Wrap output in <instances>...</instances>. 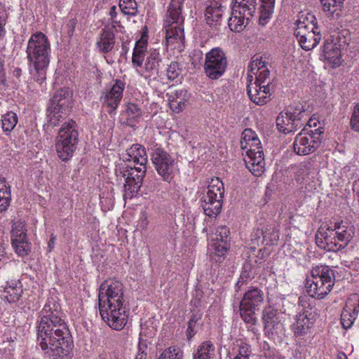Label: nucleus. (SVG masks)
<instances>
[{"label": "nucleus", "mask_w": 359, "mask_h": 359, "mask_svg": "<svg viewBox=\"0 0 359 359\" xmlns=\"http://www.w3.org/2000/svg\"><path fill=\"white\" fill-rule=\"evenodd\" d=\"M37 342L49 359H69L73 341L60 304L48 299L37 322Z\"/></svg>", "instance_id": "nucleus-1"}, {"label": "nucleus", "mask_w": 359, "mask_h": 359, "mask_svg": "<svg viewBox=\"0 0 359 359\" xmlns=\"http://www.w3.org/2000/svg\"><path fill=\"white\" fill-rule=\"evenodd\" d=\"M98 302L103 320L114 330H122L128 319V311L124 306L123 284L113 279L103 282L100 287Z\"/></svg>", "instance_id": "nucleus-2"}, {"label": "nucleus", "mask_w": 359, "mask_h": 359, "mask_svg": "<svg viewBox=\"0 0 359 359\" xmlns=\"http://www.w3.org/2000/svg\"><path fill=\"white\" fill-rule=\"evenodd\" d=\"M50 44L42 32L31 36L27 46V58L31 76L39 83L46 79V72L50 62Z\"/></svg>", "instance_id": "nucleus-3"}, {"label": "nucleus", "mask_w": 359, "mask_h": 359, "mask_svg": "<svg viewBox=\"0 0 359 359\" xmlns=\"http://www.w3.org/2000/svg\"><path fill=\"white\" fill-rule=\"evenodd\" d=\"M354 234L352 225L345 221L333 219L327 224L325 231L321 227L316 234V243L327 251L337 252L344 249Z\"/></svg>", "instance_id": "nucleus-4"}, {"label": "nucleus", "mask_w": 359, "mask_h": 359, "mask_svg": "<svg viewBox=\"0 0 359 359\" xmlns=\"http://www.w3.org/2000/svg\"><path fill=\"white\" fill-rule=\"evenodd\" d=\"M79 142L78 126L68 118L60 127L56 138L55 149L60 159L68 161L73 156Z\"/></svg>", "instance_id": "nucleus-5"}, {"label": "nucleus", "mask_w": 359, "mask_h": 359, "mask_svg": "<svg viewBox=\"0 0 359 359\" xmlns=\"http://www.w3.org/2000/svg\"><path fill=\"white\" fill-rule=\"evenodd\" d=\"M314 15L309 14L296 22L294 35L300 46L305 50L314 48L321 40L319 27L316 25Z\"/></svg>", "instance_id": "nucleus-6"}, {"label": "nucleus", "mask_w": 359, "mask_h": 359, "mask_svg": "<svg viewBox=\"0 0 359 359\" xmlns=\"http://www.w3.org/2000/svg\"><path fill=\"white\" fill-rule=\"evenodd\" d=\"M71 95L67 89H61L55 93L47 109V123L44 127L48 129L62 125L66 120L67 112L70 107Z\"/></svg>", "instance_id": "nucleus-7"}, {"label": "nucleus", "mask_w": 359, "mask_h": 359, "mask_svg": "<svg viewBox=\"0 0 359 359\" xmlns=\"http://www.w3.org/2000/svg\"><path fill=\"white\" fill-rule=\"evenodd\" d=\"M224 194V187L219 177L212 178L207 191L200 200L201 207L206 216L215 218L221 212Z\"/></svg>", "instance_id": "nucleus-8"}, {"label": "nucleus", "mask_w": 359, "mask_h": 359, "mask_svg": "<svg viewBox=\"0 0 359 359\" xmlns=\"http://www.w3.org/2000/svg\"><path fill=\"white\" fill-rule=\"evenodd\" d=\"M151 160L163 180L170 182L174 177L175 161L162 147L155 144L151 147Z\"/></svg>", "instance_id": "nucleus-9"}, {"label": "nucleus", "mask_w": 359, "mask_h": 359, "mask_svg": "<svg viewBox=\"0 0 359 359\" xmlns=\"http://www.w3.org/2000/svg\"><path fill=\"white\" fill-rule=\"evenodd\" d=\"M226 66V55L220 48H214L205 54L204 71L210 79H217L222 76Z\"/></svg>", "instance_id": "nucleus-10"}, {"label": "nucleus", "mask_w": 359, "mask_h": 359, "mask_svg": "<svg viewBox=\"0 0 359 359\" xmlns=\"http://www.w3.org/2000/svg\"><path fill=\"white\" fill-rule=\"evenodd\" d=\"M321 133L319 128L299 133L293 143L294 152L303 156L314 152L320 145Z\"/></svg>", "instance_id": "nucleus-11"}, {"label": "nucleus", "mask_w": 359, "mask_h": 359, "mask_svg": "<svg viewBox=\"0 0 359 359\" xmlns=\"http://www.w3.org/2000/svg\"><path fill=\"white\" fill-rule=\"evenodd\" d=\"M244 150L246 151L244 161L247 168L256 177L262 175L264 171L265 162L261 142L256 144L253 141L248 144V149Z\"/></svg>", "instance_id": "nucleus-12"}, {"label": "nucleus", "mask_w": 359, "mask_h": 359, "mask_svg": "<svg viewBox=\"0 0 359 359\" xmlns=\"http://www.w3.org/2000/svg\"><path fill=\"white\" fill-rule=\"evenodd\" d=\"M262 318L266 333L271 335L284 334L283 314L274 306H266L262 311Z\"/></svg>", "instance_id": "nucleus-13"}, {"label": "nucleus", "mask_w": 359, "mask_h": 359, "mask_svg": "<svg viewBox=\"0 0 359 359\" xmlns=\"http://www.w3.org/2000/svg\"><path fill=\"white\" fill-rule=\"evenodd\" d=\"M147 172V166H139L127 168L123 173L126 178L124 184V198H131L140 189L142 179Z\"/></svg>", "instance_id": "nucleus-14"}, {"label": "nucleus", "mask_w": 359, "mask_h": 359, "mask_svg": "<svg viewBox=\"0 0 359 359\" xmlns=\"http://www.w3.org/2000/svg\"><path fill=\"white\" fill-rule=\"evenodd\" d=\"M125 88L126 83L121 79H116L111 87L106 88L103 91L100 100L110 109L109 113L118 107L123 97Z\"/></svg>", "instance_id": "nucleus-15"}, {"label": "nucleus", "mask_w": 359, "mask_h": 359, "mask_svg": "<svg viewBox=\"0 0 359 359\" xmlns=\"http://www.w3.org/2000/svg\"><path fill=\"white\" fill-rule=\"evenodd\" d=\"M314 320V315H312L309 310L304 309L295 316L291 329L297 337L306 335L309 332Z\"/></svg>", "instance_id": "nucleus-16"}, {"label": "nucleus", "mask_w": 359, "mask_h": 359, "mask_svg": "<svg viewBox=\"0 0 359 359\" xmlns=\"http://www.w3.org/2000/svg\"><path fill=\"white\" fill-rule=\"evenodd\" d=\"M334 283L322 281L307 278L305 280V288L308 294L313 298L323 299L332 290Z\"/></svg>", "instance_id": "nucleus-17"}, {"label": "nucleus", "mask_w": 359, "mask_h": 359, "mask_svg": "<svg viewBox=\"0 0 359 359\" xmlns=\"http://www.w3.org/2000/svg\"><path fill=\"white\" fill-rule=\"evenodd\" d=\"M271 87L250 84L247 86V93L251 101L257 105H264L269 100L271 95Z\"/></svg>", "instance_id": "nucleus-18"}, {"label": "nucleus", "mask_w": 359, "mask_h": 359, "mask_svg": "<svg viewBox=\"0 0 359 359\" xmlns=\"http://www.w3.org/2000/svg\"><path fill=\"white\" fill-rule=\"evenodd\" d=\"M302 126L300 119L292 118L285 110L281 111L276 118L277 129L284 134L294 133Z\"/></svg>", "instance_id": "nucleus-19"}, {"label": "nucleus", "mask_w": 359, "mask_h": 359, "mask_svg": "<svg viewBox=\"0 0 359 359\" xmlns=\"http://www.w3.org/2000/svg\"><path fill=\"white\" fill-rule=\"evenodd\" d=\"M184 0H171L167 10L165 26L184 25V17L182 13Z\"/></svg>", "instance_id": "nucleus-20"}, {"label": "nucleus", "mask_w": 359, "mask_h": 359, "mask_svg": "<svg viewBox=\"0 0 359 359\" xmlns=\"http://www.w3.org/2000/svg\"><path fill=\"white\" fill-rule=\"evenodd\" d=\"M223 11V6L219 1H210L205 9L206 23L210 27L217 29V27L221 25Z\"/></svg>", "instance_id": "nucleus-21"}, {"label": "nucleus", "mask_w": 359, "mask_h": 359, "mask_svg": "<svg viewBox=\"0 0 359 359\" xmlns=\"http://www.w3.org/2000/svg\"><path fill=\"white\" fill-rule=\"evenodd\" d=\"M112 26L104 27L97 39L96 47L101 53L111 51L115 45V33L112 32Z\"/></svg>", "instance_id": "nucleus-22"}, {"label": "nucleus", "mask_w": 359, "mask_h": 359, "mask_svg": "<svg viewBox=\"0 0 359 359\" xmlns=\"http://www.w3.org/2000/svg\"><path fill=\"white\" fill-rule=\"evenodd\" d=\"M264 299V292L257 287H250L243 294L240 306L258 309Z\"/></svg>", "instance_id": "nucleus-23"}, {"label": "nucleus", "mask_w": 359, "mask_h": 359, "mask_svg": "<svg viewBox=\"0 0 359 359\" xmlns=\"http://www.w3.org/2000/svg\"><path fill=\"white\" fill-rule=\"evenodd\" d=\"M166 29V45L172 46L173 48L181 49L184 46V25L165 26Z\"/></svg>", "instance_id": "nucleus-24"}, {"label": "nucleus", "mask_w": 359, "mask_h": 359, "mask_svg": "<svg viewBox=\"0 0 359 359\" xmlns=\"http://www.w3.org/2000/svg\"><path fill=\"white\" fill-rule=\"evenodd\" d=\"M161 62V58L159 52L156 49L151 50L144 64V71L140 74L145 79L157 75Z\"/></svg>", "instance_id": "nucleus-25"}, {"label": "nucleus", "mask_w": 359, "mask_h": 359, "mask_svg": "<svg viewBox=\"0 0 359 359\" xmlns=\"http://www.w3.org/2000/svg\"><path fill=\"white\" fill-rule=\"evenodd\" d=\"M170 107L175 113L182 111L187 107L189 96L186 90H178L167 93Z\"/></svg>", "instance_id": "nucleus-26"}, {"label": "nucleus", "mask_w": 359, "mask_h": 359, "mask_svg": "<svg viewBox=\"0 0 359 359\" xmlns=\"http://www.w3.org/2000/svg\"><path fill=\"white\" fill-rule=\"evenodd\" d=\"M126 152V161L133 162L135 165L140 166H147L148 158L143 146L139 144H133L127 149Z\"/></svg>", "instance_id": "nucleus-27"}, {"label": "nucleus", "mask_w": 359, "mask_h": 359, "mask_svg": "<svg viewBox=\"0 0 359 359\" xmlns=\"http://www.w3.org/2000/svg\"><path fill=\"white\" fill-rule=\"evenodd\" d=\"M311 279L335 283L334 271L326 265H318L311 271Z\"/></svg>", "instance_id": "nucleus-28"}, {"label": "nucleus", "mask_w": 359, "mask_h": 359, "mask_svg": "<svg viewBox=\"0 0 359 359\" xmlns=\"http://www.w3.org/2000/svg\"><path fill=\"white\" fill-rule=\"evenodd\" d=\"M231 11L235 13L245 14L247 16H254L257 9V0H233Z\"/></svg>", "instance_id": "nucleus-29"}, {"label": "nucleus", "mask_w": 359, "mask_h": 359, "mask_svg": "<svg viewBox=\"0 0 359 359\" xmlns=\"http://www.w3.org/2000/svg\"><path fill=\"white\" fill-rule=\"evenodd\" d=\"M323 51L325 59L332 63L334 66L339 67L341 64L340 49L336 43L325 41Z\"/></svg>", "instance_id": "nucleus-30"}, {"label": "nucleus", "mask_w": 359, "mask_h": 359, "mask_svg": "<svg viewBox=\"0 0 359 359\" xmlns=\"http://www.w3.org/2000/svg\"><path fill=\"white\" fill-rule=\"evenodd\" d=\"M147 50V40L143 36L136 43L133 49L132 63L135 67H141Z\"/></svg>", "instance_id": "nucleus-31"}, {"label": "nucleus", "mask_w": 359, "mask_h": 359, "mask_svg": "<svg viewBox=\"0 0 359 359\" xmlns=\"http://www.w3.org/2000/svg\"><path fill=\"white\" fill-rule=\"evenodd\" d=\"M252 16H247L245 14L235 13L231 11V16L229 18L228 25L230 29L234 32H241L248 25Z\"/></svg>", "instance_id": "nucleus-32"}, {"label": "nucleus", "mask_w": 359, "mask_h": 359, "mask_svg": "<svg viewBox=\"0 0 359 359\" xmlns=\"http://www.w3.org/2000/svg\"><path fill=\"white\" fill-rule=\"evenodd\" d=\"M216 348L210 341H205L198 346L194 353L193 359H215Z\"/></svg>", "instance_id": "nucleus-33"}, {"label": "nucleus", "mask_w": 359, "mask_h": 359, "mask_svg": "<svg viewBox=\"0 0 359 359\" xmlns=\"http://www.w3.org/2000/svg\"><path fill=\"white\" fill-rule=\"evenodd\" d=\"M285 111L292 118H299L300 123H302V126H304L309 120V112L302 103H294V104L288 107L285 109Z\"/></svg>", "instance_id": "nucleus-34"}, {"label": "nucleus", "mask_w": 359, "mask_h": 359, "mask_svg": "<svg viewBox=\"0 0 359 359\" xmlns=\"http://www.w3.org/2000/svg\"><path fill=\"white\" fill-rule=\"evenodd\" d=\"M260 2L259 22L264 25L272 16L275 0H260Z\"/></svg>", "instance_id": "nucleus-35"}, {"label": "nucleus", "mask_w": 359, "mask_h": 359, "mask_svg": "<svg viewBox=\"0 0 359 359\" xmlns=\"http://www.w3.org/2000/svg\"><path fill=\"white\" fill-rule=\"evenodd\" d=\"M11 189L6 180L0 177V213L7 210L11 202Z\"/></svg>", "instance_id": "nucleus-36"}, {"label": "nucleus", "mask_w": 359, "mask_h": 359, "mask_svg": "<svg viewBox=\"0 0 359 359\" xmlns=\"http://www.w3.org/2000/svg\"><path fill=\"white\" fill-rule=\"evenodd\" d=\"M279 240V231L273 226H267L263 229V238L262 243L265 245H275Z\"/></svg>", "instance_id": "nucleus-37"}, {"label": "nucleus", "mask_w": 359, "mask_h": 359, "mask_svg": "<svg viewBox=\"0 0 359 359\" xmlns=\"http://www.w3.org/2000/svg\"><path fill=\"white\" fill-rule=\"evenodd\" d=\"M22 293V290L21 288V285L18 286L17 284H15V286L9 285L5 288L1 294V299L9 303H15L20 299Z\"/></svg>", "instance_id": "nucleus-38"}, {"label": "nucleus", "mask_w": 359, "mask_h": 359, "mask_svg": "<svg viewBox=\"0 0 359 359\" xmlns=\"http://www.w3.org/2000/svg\"><path fill=\"white\" fill-rule=\"evenodd\" d=\"M18 116L13 111H8L1 116V128L4 133H11L18 123Z\"/></svg>", "instance_id": "nucleus-39"}, {"label": "nucleus", "mask_w": 359, "mask_h": 359, "mask_svg": "<svg viewBox=\"0 0 359 359\" xmlns=\"http://www.w3.org/2000/svg\"><path fill=\"white\" fill-rule=\"evenodd\" d=\"M214 251L210 254V259L216 263H221L224 259V256L230 248L229 243L224 244L215 243L212 244Z\"/></svg>", "instance_id": "nucleus-40"}, {"label": "nucleus", "mask_w": 359, "mask_h": 359, "mask_svg": "<svg viewBox=\"0 0 359 359\" xmlns=\"http://www.w3.org/2000/svg\"><path fill=\"white\" fill-rule=\"evenodd\" d=\"M201 325V314L198 313H193L188 322L187 330V337L189 340L197 333Z\"/></svg>", "instance_id": "nucleus-41"}, {"label": "nucleus", "mask_w": 359, "mask_h": 359, "mask_svg": "<svg viewBox=\"0 0 359 359\" xmlns=\"http://www.w3.org/2000/svg\"><path fill=\"white\" fill-rule=\"evenodd\" d=\"M13 247L15 252L20 257H25L28 255L31 250V243L28 242L27 238H15L11 240Z\"/></svg>", "instance_id": "nucleus-42"}, {"label": "nucleus", "mask_w": 359, "mask_h": 359, "mask_svg": "<svg viewBox=\"0 0 359 359\" xmlns=\"http://www.w3.org/2000/svg\"><path fill=\"white\" fill-rule=\"evenodd\" d=\"M229 234L230 231L226 226H219L216 229L215 233L209 237V239L218 243L224 244L225 242L229 243Z\"/></svg>", "instance_id": "nucleus-43"}, {"label": "nucleus", "mask_w": 359, "mask_h": 359, "mask_svg": "<svg viewBox=\"0 0 359 359\" xmlns=\"http://www.w3.org/2000/svg\"><path fill=\"white\" fill-rule=\"evenodd\" d=\"M344 309L341 315V323L344 329H348L351 327L353 323V321L355 320L358 310L355 307L352 312H351V309Z\"/></svg>", "instance_id": "nucleus-44"}, {"label": "nucleus", "mask_w": 359, "mask_h": 359, "mask_svg": "<svg viewBox=\"0 0 359 359\" xmlns=\"http://www.w3.org/2000/svg\"><path fill=\"white\" fill-rule=\"evenodd\" d=\"M142 115L140 108L135 104L130 103L127 105L126 109L123 114L126 116L128 124H133L135 120Z\"/></svg>", "instance_id": "nucleus-45"}, {"label": "nucleus", "mask_w": 359, "mask_h": 359, "mask_svg": "<svg viewBox=\"0 0 359 359\" xmlns=\"http://www.w3.org/2000/svg\"><path fill=\"white\" fill-rule=\"evenodd\" d=\"M259 144V139L251 128H245L242 133L241 147L242 149H248V144L253 142Z\"/></svg>", "instance_id": "nucleus-46"}, {"label": "nucleus", "mask_w": 359, "mask_h": 359, "mask_svg": "<svg viewBox=\"0 0 359 359\" xmlns=\"http://www.w3.org/2000/svg\"><path fill=\"white\" fill-rule=\"evenodd\" d=\"M119 7L125 15L135 16L137 13V4L135 0H120Z\"/></svg>", "instance_id": "nucleus-47"}, {"label": "nucleus", "mask_w": 359, "mask_h": 359, "mask_svg": "<svg viewBox=\"0 0 359 359\" xmlns=\"http://www.w3.org/2000/svg\"><path fill=\"white\" fill-rule=\"evenodd\" d=\"M26 238L27 237V229L25 228V224L22 221H15L12 225L11 229V240L15 238Z\"/></svg>", "instance_id": "nucleus-48"}, {"label": "nucleus", "mask_w": 359, "mask_h": 359, "mask_svg": "<svg viewBox=\"0 0 359 359\" xmlns=\"http://www.w3.org/2000/svg\"><path fill=\"white\" fill-rule=\"evenodd\" d=\"M254 75L256 76V80L254 83H252L253 86H271V79H270V71L269 69H263L262 71L258 72L253 73ZM251 78H252V74L249 75Z\"/></svg>", "instance_id": "nucleus-49"}, {"label": "nucleus", "mask_w": 359, "mask_h": 359, "mask_svg": "<svg viewBox=\"0 0 359 359\" xmlns=\"http://www.w3.org/2000/svg\"><path fill=\"white\" fill-rule=\"evenodd\" d=\"M256 309L252 308H246L245 306H240L241 317L242 320L247 324L251 325H256L257 323V318L255 315Z\"/></svg>", "instance_id": "nucleus-50"}, {"label": "nucleus", "mask_w": 359, "mask_h": 359, "mask_svg": "<svg viewBox=\"0 0 359 359\" xmlns=\"http://www.w3.org/2000/svg\"><path fill=\"white\" fill-rule=\"evenodd\" d=\"M344 1V0H320L323 11L330 15L339 9Z\"/></svg>", "instance_id": "nucleus-51"}, {"label": "nucleus", "mask_w": 359, "mask_h": 359, "mask_svg": "<svg viewBox=\"0 0 359 359\" xmlns=\"http://www.w3.org/2000/svg\"><path fill=\"white\" fill-rule=\"evenodd\" d=\"M252 353L251 346L241 341L238 344V350L233 359H250Z\"/></svg>", "instance_id": "nucleus-52"}, {"label": "nucleus", "mask_w": 359, "mask_h": 359, "mask_svg": "<svg viewBox=\"0 0 359 359\" xmlns=\"http://www.w3.org/2000/svg\"><path fill=\"white\" fill-rule=\"evenodd\" d=\"M266 65L267 62L265 60H263L262 57L255 56L252 58V60L249 64L248 71L252 74L255 72L262 71L263 69H268Z\"/></svg>", "instance_id": "nucleus-53"}, {"label": "nucleus", "mask_w": 359, "mask_h": 359, "mask_svg": "<svg viewBox=\"0 0 359 359\" xmlns=\"http://www.w3.org/2000/svg\"><path fill=\"white\" fill-rule=\"evenodd\" d=\"M183 353L176 346L165 349L158 359H182Z\"/></svg>", "instance_id": "nucleus-54"}, {"label": "nucleus", "mask_w": 359, "mask_h": 359, "mask_svg": "<svg viewBox=\"0 0 359 359\" xmlns=\"http://www.w3.org/2000/svg\"><path fill=\"white\" fill-rule=\"evenodd\" d=\"M182 73V68L180 67V65L177 62H172L170 65H168L166 70V76L168 80L174 81Z\"/></svg>", "instance_id": "nucleus-55"}, {"label": "nucleus", "mask_w": 359, "mask_h": 359, "mask_svg": "<svg viewBox=\"0 0 359 359\" xmlns=\"http://www.w3.org/2000/svg\"><path fill=\"white\" fill-rule=\"evenodd\" d=\"M250 280V273L245 269L236 283V292H238L239 290H241L243 286L247 285Z\"/></svg>", "instance_id": "nucleus-56"}, {"label": "nucleus", "mask_w": 359, "mask_h": 359, "mask_svg": "<svg viewBox=\"0 0 359 359\" xmlns=\"http://www.w3.org/2000/svg\"><path fill=\"white\" fill-rule=\"evenodd\" d=\"M350 124L354 131L359 132V102L353 108Z\"/></svg>", "instance_id": "nucleus-57"}, {"label": "nucleus", "mask_w": 359, "mask_h": 359, "mask_svg": "<svg viewBox=\"0 0 359 359\" xmlns=\"http://www.w3.org/2000/svg\"><path fill=\"white\" fill-rule=\"evenodd\" d=\"M112 26L111 31L112 32H123L124 27L121 25L119 20H117L116 18L114 20H108L107 22L104 25V27Z\"/></svg>", "instance_id": "nucleus-58"}, {"label": "nucleus", "mask_w": 359, "mask_h": 359, "mask_svg": "<svg viewBox=\"0 0 359 359\" xmlns=\"http://www.w3.org/2000/svg\"><path fill=\"white\" fill-rule=\"evenodd\" d=\"M263 238V229H257L251 234V241L254 245H259Z\"/></svg>", "instance_id": "nucleus-59"}, {"label": "nucleus", "mask_w": 359, "mask_h": 359, "mask_svg": "<svg viewBox=\"0 0 359 359\" xmlns=\"http://www.w3.org/2000/svg\"><path fill=\"white\" fill-rule=\"evenodd\" d=\"M77 20L76 18H71L68 20L65 27L67 29V34L69 37L73 36Z\"/></svg>", "instance_id": "nucleus-60"}, {"label": "nucleus", "mask_w": 359, "mask_h": 359, "mask_svg": "<svg viewBox=\"0 0 359 359\" xmlns=\"http://www.w3.org/2000/svg\"><path fill=\"white\" fill-rule=\"evenodd\" d=\"M55 240H56L55 236L53 234H52L50 236V238L48 243V248L49 252H51L53 250V249L54 248Z\"/></svg>", "instance_id": "nucleus-61"}, {"label": "nucleus", "mask_w": 359, "mask_h": 359, "mask_svg": "<svg viewBox=\"0 0 359 359\" xmlns=\"http://www.w3.org/2000/svg\"><path fill=\"white\" fill-rule=\"evenodd\" d=\"M147 224H148V221H147L146 213H143L140 218V226L143 229H145L147 226Z\"/></svg>", "instance_id": "nucleus-62"}, {"label": "nucleus", "mask_w": 359, "mask_h": 359, "mask_svg": "<svg viewBox=\"0 0 359 359\" xmlns=\"http://www.w3.org/2000/svg\"><path fill=\"white\" fill-rule=\"evenodd\" d=\"M109 15L110 16V18L109 20H114V18H116L117 12L116 6H113L111 7Z\"/></svg>", "instance_id": "nucleus-63"}, {"label": "nucleus", "mask_w": 359, "mask_h": 359, "mask_svg": "<svg viewBox=\"0 0 359 359\" xmlns=\"http://www.w3.org/2000/svg\"><path fill=\"white\" fill-rule=\"evenodd\" d=\"M147 348V345L145 343L140 342L138 346V353L142 352V353H146L145 351Z\"/></svg>", "instance_id": "nucleus-64"}]
</instances>
